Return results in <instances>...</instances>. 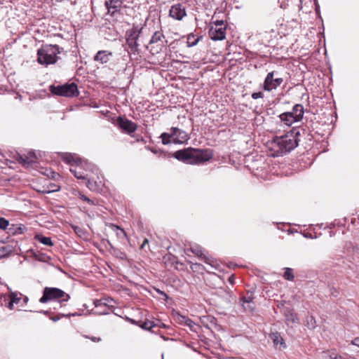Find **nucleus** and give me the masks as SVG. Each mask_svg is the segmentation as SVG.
<instances>
[{
  "mask_svg": "<svg viewBox=\"0 0 359 359\" xmlns=\"http://www.w3.org/2000/svg\"><path fill=\"white\" fill-rule=\"evenodd\" d=\"M213 156L210 149H201L189 147L175 152L174 157L178 161L189 164H200L208 161Z\"/></svg>",
  "mask_w": 359,
  "mask_h": 359,
  "instance_id": "obj_1",
  "label": "nucleus"
},
{
  "mask_svg": "<svg viewBox=\"0 0 359 359\" xmlns=\"http://www.w3.org/2000/svg\"><path fill=\"white\" fill-rule=\"evenodd\" d=\"M299 135H300L299 129L292 128L284 135L276 137L272 142V145L276 156H283L297 147L299 141L297 138Z\"/></svg>",
  "mask_w": 359,
  "mask_h": 359,
  "instance_id": "obj_2",
  "label": "nucleus"
},
{
  "mask_svg": "<svg viewBox=\"0 0 359 359\" xmlns=\"http://www.w3.org/2000/svg\"><path fill=\"white\" fill-rule=\"evenodd\" d=\"M62 48L57 45L46 44L37 51L39 63L48 65L54 64L58 60L57 54L61 53Z\"/></svg>",
  "mask_w": 359,
  "mask_h": 359,
  "instance_id": "obj_3",
  "label": "nucleus"
},
{
  "mask_svg": "<svg viewBox=\"0 0 359 359\" xmlns=\"http://www.w3.org/2000/svg\"><path fill=\"white\" fill-rule=\"evenodd\" d=\"M70 299L69 294L57 287H46L43 290V295L39 299V302L44 304L53 300H58L61 304L67 302Z\"/></svg>",
  "mask_w": 359,
  "mask_h": 359,
  "instance_id": "obj_4",
  "label": "nucleus"
},
{
  "mask_svg": "<svg viewBox=\"0 0 359 359\" xmlns=\"http://www.w3.org/2000/svg\"><path fill=\"white\" fill-rule=\"evenodd\" d=\"M51 93L64 97H74L79 95L77 85L74 83H66L62 86H50Z\"/></svg>",
  "mask_w": 359,
  "mask_h": 359,
  "instance_id": "obj_5",
  "label": "nucleus"
},
{
  "mask_svg": "<svg viewBox=\"0 0 359 359\" xmlns=\"http://www.w3.org/2000/svg\"><path fill=\"white\" fill-rule=\"evenodd\" d=\"M142 32V28L137 25H133V27L126 32V41L130 51L136 53L138 51L139 44L137 40Z\"/></svg>",
  "mask_w": 359,
  "mask_h": 359,
  "instance_id": "obj_6",
  "label": "nucleus"
},
{
  "mask_svg": "<svg viewBox=\"0 0 359 359\" xmlns=\"http://www.w3.org/2000/svg\"><path fill=\"white\" fill-rule=\"evenodd\" d=\"M278 75L276 71L269 72L264 79L262 89L267 92L277 89L283 82V79L278 77Z\"/></svg>",
  "mask_w": 359,
  "mask_h": 359,
  "instance_id": "obj_7",
  "label": "nucleus"
},
{
  "mask_svg": "<svg viewBox=\"0 0 359 359\" xmlns=\"http://www.w3.org/2000/svg\"><path fill=\"white\" fill-rule=\"evenodd\" d=\"M226 25L223 20H217L214 22L209 29V36L212 40L220 41L225 39Z\"/></svg>",
  "mask_w": 359,
  "mask_h": 359,
  "instance_id": "obj_8",
  "label": "nucleus"
},
{
  "mask_svg": "<svg viewBox=\"0 0 359 359\" xmlns=\"http://www.w3.org/2000/svg\"><path fill=\"white\" fill-rule=\"evenodd\" d=\"M111 298H102L95 301L94 304L95 309L94 310V313L97 315L109 314L111 311Z\"/></svg>",
  "mask_w": 359,
  "mask_h": 359,
  "instance_id": "obj_9",
  "label": "nucleus"
},
{
  "mask_svg": "<svg viewBox=\"0 0 359 359\" xmlns=\"http://www.w3.org/2000/svg\"><path fill=\"white\" fill-rule=\"evenodd\" d=\"M187 251L191 252L193 254L201 258L204 261L205 263L209 264L212 269H217L218 264L216 260H214L213 258L207 257L203 254V248L196 244L190 245L189 248H187Z\"/></svg>",
  "mask_w": 359,
  "mask_h": 359,
  "instance_id": "obj_10",
  "label": "nucleus"
},
{
  "mask_svg": "<svg viewBox=\"0 0 359 359\" xmlns=\"http://www.w3.org/2000/svg\"><path fill=\"white\" fill-rule=\"evenodd\" d=\"M116 125L122 132L128 135H131L137 128V125L135 123L121 116L117 118Z\"/></svg>",
  "mask_w": 359,
  "mask_h": 359,
  "instance_id": "obj_11",
  "label": "nucleus"
},
{
  "mask_svg": "<svg viewBox=\"0 0 359 359\" xmlns=\"http://www.w3.org/2000/svg\"><path fill=\"white\" fill-rule=\"evenodd\" d=\"M87 187L93 191H101L102 188L106 187V182L103 177L100 178L99 176H91L88 174V178H87Z\"/></svg>",
  "mask_w": 359,
  "mask_h": 359,
  "instance_id": "obj_12",
  "label": "nucleus"
},
{
  "mask_svg": "<svg viewBox=\"0 0 359 359\" xmlns=\"http://www.w3.org/2000/svg\"><path fill=\"white\" fill-rule=\"evenodd\" d=\"M186 15V8L182 4L172 5L169 11V16L176 20H182Z\"/></svg>",
  "mask_w": 359,
  "mask_h": 359,
  "instance_id": "obj_13",
  "label": "nucleus"
},
{
  "mask_svg": "<svg viewBox=\"0 0 359 359\" xmlns=\"http://www.w3.org/2000/svg\"><path fill=\"white\" fill-rule=\"evenodd\" d=\"M172 134H174L173 142L175 143L182 144L189 139L188 134L176 127H172L170 129Z\"/></svg>",
  "mask_w": 359,
  "mask_h": 359,
  "instance_id": "obj_14",
  "label": "nucleus"
},
{
  "mask_svg": "<svg viewBox=\"0 0 359 359\" xmlns=\"http://www.w3.org/2000/svg\"><path fill=\"white\" fill-rule=\"evenodd\" d=\"M61 158L65 163L70 165L72 167L83 163L81 158L74 154L64 153L62 154Z\"/></svg>",
  "mask_w": 359,
  "mask_h": 359,
  "instance_id": "obj_15",
  "label": "nucleus"
},
{
  "mask_svg": "<svg viewBox=\"0 0 359 359\" xmlns=\"http://www.w3.org/2000/svg\"><path fill=\"white\" fill-rule=\"evenodd\" d=\"M36 158L34 151H29L27 155L20 156L18 161L23 165L28 167L35 162Z\"/></svg>",
  "mask_w": 359,
  "mask_h": 359,
  "instance_id": "obj_16",
  "label": "nucleus"
},
{
  "mask_svg": "<svg viewBox=\"0 0 359 359\" xmlns=\"http://www.w3.org/2000/svg\"><path fill=\"white\" fill-rule=\"evenodd\" d=\"M114 232L116 233L118 239L121 243L126 245L128 242L127 234L123 229L121 228L119 226L114 224Z\"/></svg>",
  "mask_w": 359,
  "mask_h": 359,
  "instance_id": "obj_17",
  "label": "nucleus"
},
{
  "mask_svg": "<svg viewBox=\"0 0 359 359\" xmlns=\"http://www.w3.org/2000/svg\"><path fill=\"white\" fill-rule=\"evenodd\" d=\"M292 115L297 119V121H300L302 118L304 113V107L301 104H296L292 107V110L290 111Z\"/></svg>",
  "mask_w": 359,
  "mask_h": 359,
  "instance_id": "obj_18",
  "label": "nucleus"
},
{
  "mask_svg": "<svg viewBox=\"0 0 359 359\" xmlns=\"http://www.w3.org/2000/svg\"><path fill=\"white\" fill-rule=\"evenodd\" d=\"M278 117L281 122L287 126H290L292 123L297 122L293 115L288 111L282 113Z\"/></svg>",
  "mask_w": 359,
  "mask_h": 359,
  "instance_id": "obj_19",
  "label": "nucleus"
},
{
  "mask_svg": "<svg viewBox=\"0 0 359 359\" xmlns=\"http://www.w3.org/2000/svg\"><path fill=\"white\" fill-rule=\"evenodd\" d=\"M270 338L273 340L274 346L280 345V348H285L286 347V344L279 332H272L270 334Z\"/></svg>",
  "mask_w": 359,
  "mask_h": 359,
  "instance_id": "obj_20",
  "label": "nucleus"
},
{
  "mask_svg": "<svg viewBox=\"0 0 359 359\" xmlns=\"http://www.w3.org/2000/svg\"><path fill=\"white\" fill-rule=\"evenodd\" d=\"M75 168H70L69 170L72 173L74 174L75 177L77 179H81V180H87L88 178V173L87 172H83L81 170V167L79 165H74Z\"/></svg>",
  "mask_w": 359,
  "mask_h": 359,
  "instance_id": "obj_21",
  "label": "nucleus"
},
{
  "mask_svg": "<svg viewBox=\"0 0 359 359\" xmlns=\"http://www.w3.org/2000/svg\"><path fill=\"white\" fill-rule=\"evenodd\" d=\"M111 55V53H107L105 50H100L95 55L94 59L95 60L100 61L102 64H104L109 60Z\"/></svg>",
  "mask_w": 359,
  "mask_h": 359,
  "instance_id": "obj_22",
  "label": "nucleus"
},
{
  "mask_svg": "<svg viewBox=\"0 0 359 359\" xmlns=\"http://www.w3.org/2000/svg\"><path fill=\"white\" fill-rule=\"evenodd\" d=\"M34 238L37 241L45 245H53V243L52 242L51 238L50 237L43 236L41 234H36Z\"/></svg>",
  "mask_w": 359,
  "mask_h": 359,
  "instance_id": "obj_23",
  "label": "nucleus"
},
{
  "mask_svg": "<svg viewBox=\"0 0 359 359\" xmlns=\"http://www.w3.org/2000/svg\"><path fill=\"white\" fill-rule=\"evenodd\" d=\"M25 226L22 224H12L11 227H9V233L12 234H21L25 230Z\"/></svg>",
  "mask_w": 359,
  "mask_h": 359,
  "instance_id": "obj_24",
  "label": "nucleus"
},
{
  "mask_svg": "<svg viewBox=\"0 0 359 359\" xmlns=\"http://www.w3.org/2000/svg\"><path fill=\"white\" fill-rule=\"evenodd\" d=\"M138 326L144 330H150L151 328L156 327V324L154 321L146 319L144 321L140 320V323L138 324Z\"/></svg>",
  "mask_w": 359,
  "mask_h": 359,
  "instance_id": "obj_25",
  "label": "nucleus"
},
{
  "mask_svg": "<svg viewBox=\"0 0 359 359\" xmlns=\"http://www.w3.org/2000/svg\"><path fill=\"white\" fill-rule=\"evenodd\" d=\"M111 107H102L99 111V113L101 114L104 118H106L107 120H110L112 117V112L110 111Z\"/></svg>",
  "mask_w": 359,
  "mask_h": 359,
  "instance_id": "obj_26",
  "label": "nucleus"
},
{
  "mask_svg": "<svg viewBox=\"0 0 359 359\" xmlns=\"http://www.w3.org/2000/svg\"><path fill=\"white\" fill-rule=\"evenodd\" d=\"M199 39H200V37L196 36L194 34H189L187 36V46L189 47H192V46H196L198 43Z\"/></svg>",
  "mask_w": 359,
  "mask_h": 359,
  "instance_id": "obj_27",
  "label": "nucleus"
},
{
  "mask_svg": "<svg viewBox=\"0 0 359 359\" xmlns=\"http://www.w3.org/2000/svg\"><path fill=\"white\" fill-rule=\"evenodd\" d=\"M160 137L162 140L163 144L166 145V144H170L171 142L170 138H173L174 137V134H172V133H163L161 135Z\"/></svg>",
  "mask_w": 359,
  "mask_h": 359,
  "instance_id": "obj_28",
  "label": "nucleus"
},
{
  "mask_svg": "<svg viewBox=\"0 0 359 359\" xmlns=\"http://www.w3.org/2000/svg\"><path fill=\"white\" fill-rule=\"evenodd\" d=\"M283 278L285 280L292 281L294 279V276L293 274V271L291 268H285V272L283 274Z\"/></svg>",
  "mask_w": 359,
  "mask_h": 359,
  "instance_id": "obj_29",
  "label": "nucleus"
},
{
  "mask_svg": "<svg viewBox=\"0 0 359 359\" xmlns=\"http://www.w3.org/2000/svg\"><path fill=\"white\" fill-rule=\"evenodd\" d=\"M163 36V34L161 32H155L151 39L150 40V43H157L158 41L161 40V38Z\"/></svg>",
  "mask_w": 359,
  "mask_h": 359,
  "instance_id": "obj_30",
  "label": "nucleus"
},
{
  "mask_svg": "<svg viewBox=\"0 0 359 359\" xmlns=\"http://www.w3.org/2000/svg\"><path fill=\"white\" fill-rule=\"evenodd\" d=\"M201 322L203 325L207 326L208 322L213 323L215 318L210 316H204L201 317Z\"/></svg>",
  "mask_w": 359,
  "mask_h": 359,
  "instance_id": "obj_31",
  "label": "nucleus"
},
{
  "mask_svg": "<svg viewBox=\"0 0 359 359\" xmlns=\"http://www.w3.org/2000/svg\"><path fill=\"white\" fill-rule=\"evenodd\" d=\"M286 320L287 321H290L292 322V323H295L298 321V318L297 317V315L292 312H290L288 314H287L286 316Z\"/></svg>",
  "mask_w": 359,
  "mask_h": 359,
  "instance_id": "obj_32",
  "label": "nucleus"
},
{
  "mask_svg": "<svg viewBox=\"0 0 359 359\" xmlns=\"http://www.w3.org/2000/svg\"><path fill=\"white\" fill-rule=\"evenodd\" d=\"M114 256L120 259L125 260L127 259V256L125 252H121L114 249Z\"/></svg>",
  "mask_w": 359,
  "mask_h": 359,
  "instance_id": "obj_33",
  "label": "nucleus"
},
{
  "mask_svg": "<svg viewBox=\"0 0 359 359\" xmlns=\"http://www.w3.org/2000/svg\"><path fill=\"white\" fill-rule=\"evenodd\" d=\"M9 226V222L4 217H0V229L5 230Z\"/></svg>",
  "mask_w": 359,
  "mask_h": 359,
  "instance_id": "obj_34",
  "label": "nucleus"
},
{
  "mask_svg": "<svg viewBox=\"0 0 359 359\" xmlns=\"http://www.w3.org/2000/svg\"><path fill=\"white\" fill-rule=\"evenodd\" d=\"M122 2L119 0H114V15L121 11Z\"/></svg>",
  "mask_w": 359,
  "mask_h": 359,
  "instance_id": "obj_35",
  "label": "nucleus"
},
{
  "mask_svg": "<svg viewBox=\"0 0 359 359\" xmlns=\"http://www.w3.org/2000/svg\"><path fill=\"white\" fill-rule=\"evenodd\" d=\"M182 319L184 320V324L189 327L191 329L196 325L195 323L189 318H187L184 316H182Z\"/></svg>",
  "mask_w": 359,
  "mask_h": 359,
  "instance_id": "obj_36",
  "label": "nucleus"
},
{
  "mask_svg": "<svg viewBox=\"0 0 359 359\" xmlns=\"http://www.w3.org/2000/svg\"><path fill=\"white\" fill-rule=\"evenodd\" d=\"M241 301L242 302V304H254V302L252 301V298L251 297H243L241 299Z\"/></svg>",
  "mask_w": 359,
  "mask_h": 359,
  "instance_id": "obj_37",
  "label": "nucleus"
},
{
  "mask_svg": "<svg viewBox=\"0 0 359 359\" xmlns=\"http://www.w3.org/2000/svg\"><path fill=\"white\" fill-rule=\"evenodd\" d=\"M72 227L79 236L82 237V236L84 234V231L81 227L78 226H72Z\"/></svg>",
  "mask_w": 359,
  "mask_h": 359,
  "instance_id": "obj_38",
  "label": "nucleus"
},
{
  "mask_svg": "<svg viewBox=\"0 0 359 359\" xmlns=\"http://www.w3.org/2000/svg\"><path fill=\"white\" fill-rule=\"evenodd\" d=\"M10 299L12 303L13 304H18L20 300V298L18 297L17 294H15L13 293L11 294Z\"/></svg>",
  "mask_w": 359,
  "mask_h": 359,
  "instance_id": "obj_39",
  "label": "nucleus"
},
{
  "mask_svg": "<svg viewBox=\"0 0 359 359\" xmlns=\"http://www.w3.org/2000/svg\"><path fill=\"white\" fill-rule=\"evenodd\" d=\"M242 306H243V309L247 311H252L255 309V304H242Z\"/></svg>",
  "mask_w": 359,
  "mask_h": 359,
  "instance_id": "obj_40",
  "label": "nucleus"
},
{
  "mask_svg": "<svg viewBox=\"0 0 359 359\" xmlns=\"http://www.w3.org/2000/svg\"><path fill=\"white\" fill-rule=\"evenodd\" d=\"M251 97L254 100H257L258 98H263L264 97V93H262V92L253 93L251 95Z\"/></svg>",
  "mask_w": 359,
  "mask_h": 359,
  "instance_id": "obj_41",
  "label": "nucleus"
},
{
  "mask_svg": "<svg viewBox=\"0 0 359 359\" xmlns=\"http://www.w3.org/2000/svg\"><path fill=\"white\" fill-rule=\"evenodd\" d=\"M80 198L86 202H87L88 204L90 205H94V202L90 199L89 198H88L85 195H81L80 196Z\"/></svg>",
  "mask_w": 359,
  "mask_h": 359,
  "instance_id": "obj_42",
  "label": "nucleus"
},
{
  "mask_svg": "<svg viewBox=\"0 0 359 359\" xmlns=\"http://www.w3.org/2000/svg\"><path fill=\"white\" fill-rule=\"evenodd\" d=\"M156 292H157L160 295H161V296L163 297V299H164L165 300H167V299H168V294H167L165 292H163V291H162V290H159V289H156Z\"/></svg>",
  "mask_w": 359,
  "mask_h": 359,
  "instance_id": "obj_43",
  "label": "nucleus"
},
{
  "mask_svg": "<svg viewBox=\"0 0 359 359\" xmlns=\"http://www.w3.org/2000/svg\"><path fill=\"white\" fill-rule=\"evenodd\" d=\"M145 148H146L147 149H148V150L151 151L153 154H161V152H162V151H160V150H157V149H154V148H151V147H146Z\"/></svg>",
  "mask_w": 359,
  "mask_h": 359,
  "instance_id": "obj_44",
  "label": "nucleus"
},
{
  "mask_svg": "<svg viewBox=\"0 0 359 359\" xmlns=\"http://www.w3.org/2000/svg\"><path fill=\"white\" fill-rule=\"evenodd\" d=\"M112 4V0H107L105 1V6L108 11V12L110 11V8H111Z\"/></svg>",
  "mask_w": 359,
  "mask_h": 359,
  "instance_id": "obj_45",
  "label": "nucleus"
},
{
  "mask_svg": "<svg viewBox=\"0 0 359 359\" xmlns=\"http://www.w3.org/2000/svg\"><path fill=\"white\" fill-rule=\"evenodd\" d=\"M352 344L355 345V346H357L359 347V337H356L355 338L353 341H352Z\"/></svg>",
  "mask_w": 359,
  "mask_h": 359,
  "instance_id": "obj_46",
  "label": "nucleus"
},
{
  "mask_svg": "<svg viewBox=\"0 0 359 359\" xmlns=\"http://www.w3.org/2000/svg\"><path fill=\"white\" fill-rule=\"evenodd\" d=\"M57 177H60V175L55 172H51V177L53 179H56Z\"/></svg>",
  "mask_w": 359,
  "mask_h": 359,
  "instance_id": "obj_47",
  "label": "nucleus"
},
{
  "mask_svg": "<svg viewBox=\"0 0 359 359\" xmlns=\"http://www.w3.org/2000/svg\"><path fill=\"white\" fill-rule=\"evenodd\" d=\"M129 320H130V322L131 323H133V324H134V325H138V324H140V320L137 321V320H133V319H130Z\"/></svg>",
  "mask_w": 359,
  "mask_h": 359,
  "instance_id": "obj_48",
  "label": "nucleus"
},
{
  "mask_svg": "<svg viewBox=\"0 0 359 359\" xmlns=\"http://www.w3.org/2000/svg\"><path fill=\"white\" fill-rule=\"evenodd\" d=\"M229 281L230 283L233 284L234 283V276L232 275L229 277Z\"/></svg>",
  "mask_w": 359,
  "mask_h": 359,
  "instance_id": "obj_49",
  "label": "nucleus"
},
{
  "mask_svg": "<svg viewBox=\"0 0 359 359\" xmlns=\"http://www.w3.org/2000/svg\"><path fill=\"white\" fill-rule=\"evenodd\" d=\"M330 358L332 359H345L341 355H335L334 358H332V356L330 355Z\"/></svg>",
  "mask_w": 359,
  "mask_h": 359,
  "instance_id": "obj_50",
  "label": "nucleus"
},
{
  "mask_svg": "<svg viewBox=\"0 0 359 359\" xmlns=\"http://www.w3.org/2000/svg\"><path fill=\"white\" fill-rule=\"evenodd\" d=\"M136 141L141 142L142 143H146V141L144 140V139L142 137H141L140 138H137Z\"/></svg>",
  "mask_w": 359,
  "mask_h": 359,
  "instance_id": "obj_51",
  "label": "nucleus"
},
{
  "mask_svg": "<svg viewBox=\"0 0 359 359\" xmlns=\"http://www.w3.org/2000/svg\"><path fill=\"white\" fill-rule=\"evenodd\" d=\"M147 243H148V240L144 239L143 243L141 245V248L143 249Z\"/></svg>",
  "mask_w": 359,
  "mask_h": 359,
  "instance_id": "obj_52",
  "label": "nucleus"
},
{
  "mask_svg": "<svg viewBox=\"0 0 359 359\" xmlns=\"http://www.w3.org/2000/svg\"><path fill=\"white\" fill-rule=\"evenodd\" d=\"M193 266H194L195 268H197V267L198 268H203V266L201 264H198V263H196V264H193Z\"/></svg>",
  "mask_w": 359,
  "mask_h": 359,
  "instance_id": "obj_53",
  "label": "nucleus"
},
{
  "mask_svg": "<svg viewBox=\"0 0 359 359\" xmlns=\"http://www.w3.org/2000/svg\"><path fill=\"white\" fill-rule=\"evenodd\" d=\"M13 303H12V302L10 301L9 304H8V308L10 309H13Z\"/></svg>",
  "mask_w": 359,
  "mask_h": 359,
  "instance_id": "obj_54",
  "label": "nucleus"
},
{
  "mask_svg": "<svg viewBox=\"0 0 359 359\" xmlns=\"http://www.w3.org/2000/svg\"><path fill=\"white\" fill-rule=\"evenodd\" d=\"M51 319L55 322L59 319V318H51Z\"/></svg>",
  "mask_w": 359,
  "mask_h": 359,
  "instance_id": "obj_55",
  "label": "nucleus"
},
{
  "mask_svg": "<svg viewBox=\"0 0 359 359\" xmlns=\"http://www.w3.org/2000/svg\"><path fill=\"white\" fill-rule=\"evenodd\" d=\"M24 301L27 302L28 301V298L27 297H25Z\"/></svg>",
  "mask_w": 359,
  "mask_h": 359,
  "instance_id": "obj_56",
  "label": "nucleus"
},
{
  "mask_svg": "<svg viewBox=\"0 0 359 359\" xmlns=\"http://www.w3.org/2000/svg\"><path fill=\"white\" fill-rule=\"evenodd\" d=\"M95 339H96V338H95V337L92 339V340L94 341H95Z\"/></svg>",
  "mask_w": 359,
  "mask_h": 359,
  "instance_id": "obj_57",
  "label": "nucleus"
},
{
  "mask_svg": "<svg viewBox=\"0 0 359 359\" xmlns=\"http://www.w3.org/2000/svg\"><path fill=\"white\" fill-rule=\"evenodd\" d=\"M2 257V255H0V257Z\"/></svg>",
  "mask_w": 359,
  "mask_h": 359,
  "instance_id": "obj_58",
  "label": "nucleus"
}]
</instances>
